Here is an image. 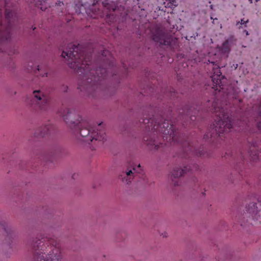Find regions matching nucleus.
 Segmentation results:
<instances>
[{"mask_svg": "<svg viewBox=\"0 0 261 261\" xmlns=\"http://www.w3.org/2000/svg\"><path fill=\"white\" fill-rule=\"evenodd\" d=\"M176 94L175 90L166 83L160 84L159 87H155L154 84L147 85L140 92V95L154 96L158 100L157 105L138 108L133 112V110L131 111L134 117L137 119V126L131 128L124 125L121 128V133L124 135L136 138L137 130L141 131L143 134V142L147 146L150 145V149H155L160 148L156 140L159 134L167 142L180 144L182 149L183 157L185 158H190L195 155L201 157L210 156L206 143H214L215 139L220 137L221 134L230 131L232 126L230 115L223 108L218 106L217 102L207 101L205 110L215 114L217 118L203 136L202 141L205 143L199 147H196L182 138L179 132L176 130V127L173 124H175V122L171 119L173 108L171 103L166 104L165 102L176 97Z\"/></svg>", "mask_w": 261, "mask_h": 261, "instance_id": "f257e3e1", "label": "nucleus"}, {"mask_svg": "<svg viewBox=\"0 0 261 261\" xmlns=\"http://www.w3.org/2000/svg\"><path fill=\"white\" fill-rule=\"evenodd\" d=\"M92 49L69 43L62 54L68 66L79 74L77 89L94 98L114 94L120 81L114 58L105 49L92 62Z\"/></svg>", "mask_w": 261, "mask_h": 261, "instance_id": "f03ea898", "label": "nucleus"}, {"mask_svg": "<svg viewBox=\"0 0 261 261\" xmlns=\"http://www.w3.org/2000/svg\"><path fill=\"white\" fill-rule=\"evenodd\" d=\"M27 246L33 261H62L60 246L54 237L38 234L29 239Z\"/></svg>", "mask_w": 261, "mask_h": 261, "instance_id": "7ed1b4c3", "label": "nucleus"}, {"mask_svg": "<svg viewBox=\"0 0 261 261\" xmlns=\"http://www.w3.org/2000/svg\"><path fill=\"white\" fill-rule=\"evenodd\" d=\"M259 120L256 123V126L259 132L258 136L254 138L251 141H248V150H240L238 151H231L226 152L224 157L226 159L230 157L233 161L234 168L238 172L239 178H243V170L246 167V163L256 162L259 160L261 150V108L258 112Z\"/></svg>", "mask_w": 261, "mask_h": 261, "instance_id": "20e7f679", "label": "nucleus"}, {"mask_svg": "<svg viewBox=\"0 0 261 261\" xmlns=\"http://www.w3.org/2000/svg\"><path fill=\"white\" fill-rule=\"evenodd\" d=\"M200 107L197 105H180L177 108L178 118L177 122L185 128L195 126L201 117Z\"/></svg>", "mask_w": 261, "mask_h": 261, "instance_id": "39448f33", "label": "nucleus"}, {"mask_svg": "<svg viewBox=\"0 0 261 261\" xmlns=\"http://www.w3.org/2000/svg\"><path fill=\"white\" fill-rule=\"evenodd\" d=\"M77 133H73L78 140L82 142L88 143L95 142L97 141L104 142L106 140L105 133L100 129H97V131L92 129L91 124L86 120H84L79 124Z\"/></svg>", "mask_w": 261, "mask_h": 261, "instance_id": "423d86ee", "label": "nucleus"}, {"mask_svg": "<svg viewBox=\"0 0 261 261\" xmlns=\"http://www.w3.org/2000/svg\"><path fill=\"white\" fill-rule=\"evenodd\" d=\"M32 111L40 114L47 113L50 109V98L40 89L34 90L30 99L27 101Z\"/></svg>", "mask_w": 261, "mask_h": 261, "instance_id": "0eeeda50", "label": "nucleus"}, {"mask_svg": "<svg viewBox=\"0 0 261 261\" xmlns=\"http://www.w3.org/2000/svg\"><path fill=\"white\" fill-rule=\"evenodd\" d=\"M152 40L167 54H172L179 47L177 38L161 30H157L154 32Z\"/></svg>", "mask_w": 261, "mask_h": 261, "instance_id": "6e6552de", "label": "nucleus"}, {"mask_svg": "<svg viewBox=\"0 0 261 261\" xmlns=\"http://www.w3.org/2000/svg\"><path fill=\"white\" fill-rule=\"evenodd\" d=\"M241 226L246 227L249 225H253V221H259L261 222V210H258L256 202L249 203L246 207L243 214L236 216Z\"/></svg>", "mask_w": 261, "mask_h": 261, "instance_id": "1a4fd4ad", "label": "nucleus"}, {"mask_svg": "<svg viewBox=\"0 0 261 261\" xmlns=\"http://www.w3.org/2000/svg\"><path fill=\"white\" fill-rule=\"evenodd\" d=\"M140 165H139L137 168L133 167L132 169L127 168L119 176V179L127 184L130 183L133 181L134 182H138L141 185L145 186L148 180L146 178V176L142 173V172L139 171V170H141L140 169Z\"/></svg>", "mask_w": 261, "mask_h": 261, "instance_id": "9d476101", "label": "nucleus"}, {"mask_svg": "<svg viewBox=\"0 0 261 261\" xmlns=\"http://www.w3.org/2000/svg\"><path fill=\"white\" fill-rule=\"evenodd\" d=\"M61 114L64 121L69 127L71 133L76 134L79 132L77 128L80 127L79 124L84 119L77 114L75 110L66 108L63 110Z\"/></svg>", "mask_w": 261, "mask_h": 261, "instance_id": "9b49d317", "label": "nucleus"}, {"mask_svg": "<svg viewBox=\"0 0 261 261\" xmlns=\"http://www.w3.org/2000/svg\"><path fill=\"white\" fill-rule=\"evenodd\" d=\"M189 164L187 165L183 164L179 167H175L171 175V184L175 187L180 185V178L186 174L190 171H197L199 169V166L196 163L190 159Z\"/></svg>", "mask_w": 261, "mask_h": 261, "instance_id": "f8f14e48", "label": "nucleus"}, {"mask_svg": "<svg viewBox=\"0 0 261 261\" xmlns=\"http://www.w3.org/2000/svg\"><path fill=\"white\" fill-rule=\"evenodd\" d=\"M57 132V129L55 125L48 123L44 126L39 127L35 132L36 137H44L47 135L54 134Z\"/></svg>", "mask_w": 261, "mask_h": 261, "instance_id": "ddd939ff", "label": "nucleus"}, {"mask_svg": "<svg viewBox=\"0 0 261 261\" xmlns=\"http://www.w3.org/2000/svg\"><path fill=\"white\" fill-rule=\"evenodd\" d=\"M63 150L62 147L59 144H56L51 147L50 152L46 157V160L53 162L57 158L59 157Z\"/></svg>", "mask_w": 261, "mask_h": 261, "instance_id": "4468645a", "label": "nucleus"}, {"mask_svg": "<svg viewBox=\"0 0 261 261\" xmlns=\"http://www.w3.org/2000/svg\"><path fill=\"white\" fill-rule=\"evenodd\" d=\"M25 69L28 72L34 74L37 76H47L48 73L47 72L40 73L42 71V68L39 65H35L32 62L28 64Z\"/></svg>", "mask_w": 261, "mask_h": 261, "instance_id": "2eb2a0df", "label": "nucleus"}, {"mask_svg": "<svg viewBox=\"0 0 261 261\" xmlns=\"http://www.w3.org/2000/svg\"><path fill=\"white\" fill-rule=\"evenodd\" d=\"M2 231H5L10 239L13 238L15 236L14 228L5 222H0V232Z\"/></svg>", "mask_w": 261, "mask_h": 261, "instance_id": "dca6fc26", "label": "nucleus"}, {"mask_svg": "<svg viewBox=\"0 0 261 261\" xmlns=\"http://www.w3.org/2000/svg\"><path fill=\"white\" fill-rule=\"evenodd\" d=\"M32 161H30L29 162H26L24 161H17L16 163H14V161L10 163V165L13 166L14 164L16 167L21 170H29L30 168H31L33 165H32Z\"/></svg>", "mask_w": 261, "mask_h": 261, "instance_id": "f3484780", "label": "nucleus"}, {"mask_svg": "<svg viewBox=\"0 0 261 261\" xmlns=\"http://www.w3.org/2000/svg\"><path fill=\"white\" fill-rule=\"evenodd\" d=\"M101 3L102 6L110 12H114L118 8L117 3L111 0H103Z\"/></svg>", "mask_w": 261, "mask_h": 261, "instance_id": "a211bd4d", "label": "nucleus"}, {"mask_svg": "<svg viewBox=\"0 0 261 261\" xmlns=\"http://www.w3.org/2000/svg\"><path fill=\"white\" fill-rule=\"evenodd\" d=\"M98 3V1H96V3L95 2L93 3V5L89 8L88 9H86L85 12L87 14L88 16L90 18H96L97 17L98 9L95 8V6L97 3Z\"/></svg>", "mask_w": 261, "mask_h": 261, "instance_id": "6ab92c4d", "label": "nucleus"}, {"mask_svg": "<svg viewBox=\"0 0 261 261\" xmlns=\"http://www.w3.org/2000/svg\"><path fill=\"white\" fill-rule=\"evenodd\" d=\"M217 48L223 55L227 54L228 55L231 51V48L227 44V42L226 40L222 43V45H218Z\"/></svg>", "mask_w": 261, "mask_h": 261, "instance_id": "aec40b11", "label": "nucleus"}, {"mask_svg": "<svg viewBox=\"0 0 261 261\" xmlns=\"http://www.w3.org/2000/svg\"><path fill=\"white\" fill-rule=\"evenodd\" d=\"M36 7L42 11H45L47 8L46 0H34Z\"/></svg>", "mask_w": 261, "mask_h": 261, "instance_id": "412c9836", "label": "nucleus"}, {"mask_svg": "<svg viewBox=\"0 0 261 261\" xmlns=\"http://www.w3.org/2000/svg\"><path fill=\"white\" fill-rule=\"evenodd\" d=\"M74 9L75 13L77 14H83L84 12H85L86 9L84 7L83 5L80 3L75 4L74 6Z\"/></svg>", "mask_w": 261, "mask_h": 261, "instance_id": "4be33fe9", "label": "nucleus"}, {"mask_svg": "<svg viewBox=\"0 0 261 261\" xmlns=\"http://www.w3.org/2000/svg\"><path fill=\"white\" fill-rule=\"evenodd\" d=\"M226 41L227 42V44L229 47L231 48L233 46L236 45L237 39L234 36L231 35L226 40Z\"/></svg>", "mask_w": 261, "mask_h": 261, "instance_id": "5701e85b", "label": "nucleus"}, {"mask_svg": "<svg viewBox=\"0 0 261 261\" xmlns=\"http://www.w3.org/2000/svg\"><path fill=\"white\" fill-rule=\"evenodd\" d=\"M178 6L177 0H170L167 3V7L173 9Z\"/></svg>", "mask_w": 261, "mask_h": 261, "instance_id": "b1692460", "label": "nucleus"}, {"mask_svg": "<svg viewBox=\"0 0 261 261\" xmlns=\"http://www.w3.org/2000/svg\"><path fill=\"white\" fill-rule=\"evenodd\" d=\"M53 211L51 208H49L47 206H43L42 207V213L45 215L47 214H52Z\"/></svg>", "mask_w": 261, "mask_h": 261, "instance_id": "393cba45", "label": "nucleus"}, {"mask_svg": "<svg viewBox=\"0 0 261 261\" xmlns=\"http://www.w3.org/2000/svg\"><path fill=\"white\" fill-rule=\"evenodd\" d=\"M194 186L193 187V190H195L196 192H198V189L199 188V184L198 181V180L196 178H194L193 180Z\"/></svg>", "mask_w": 261, "mask_h": 261, "instance_id": "a878e982", "label": "nucleus"}, {"mask_svg": "<svg viewBox=\"0 0 261 261\" xmlns=\"http://www.w3.org/2000/svg\"><path fill=\"white\" fill-rule=\"evenodd\" d=\"M68 89V87L67 86L62 85L60 88V90L63 93H66L67 92Z\"/></svg>", "mask_w": 261, "mask_h": 261, "instance_id": "bb28decb", "label": "nucleus"}, {"mask_svg": "<svg viewBox=\"0 0 261 261\" xmlns=\"http://www.w3.org/2000/svg\"><path fill=\"white\" fill-rule=\"evenodd\" d=\"M10 155V153L9 152H6L5 153H3L2 154V158L3 160H8L9 158Z\"/></svg>", "mask_w": 261, "mask_h": 261, "instance_id": "cd10ccee", "label": "nucleus"}, {"mask_svg": "<svg viewBox=\"0 0 261 261\" xmlns=\"http://www.w3.org/2000/svg\"><path fill=\"white\" fill-rule=\"evenodd\" d=\"M210 63H212L216 68H219L220 67L217 62L215 61H211L210 60L208 61Z\"/></svg>", "mask_w": 261, "mask_h": 261, "instance_id": "c85d7f7f", "label": "nucleus"}, {"mask_svg": "<svg viewBox=\"0 0 261 261\" xmlns=\"http://www.w3.org/2000/svg\"><path fill=\"white\" fill-rule=\"evenodd\" d=\"M8 93H9L10 95H12H12H15V94H16V91H15V92H13L12 91V90H11V89L9 90L8 91Z\"/></svg>", "mask_w": 261, "mask_h": 261, "instance_id": "c756f323", "label": "nucleus"}, {"mask_svg": "<svg viewBox=\"0 0 261 261\" xmlns=\"http://www.w3.org/2000/svg\"><path fill=\"white\" fill-rule=\"evenodd\" d=\"M18 199V200H22V198H23V195H21V194H18L16 196Z\"/></svg>", "mask_w": 261, "mask_h": 261, "instance_id": "7c9ffc66", "label": "nucleus"}, {"mask_svg": "<svg viewBox=\"0 0 261 261\" xmlns=\"http://www.w3.org/2000/svg\"><path fill=\"white\" fill-rule=\"evenodd\" d=\"M64 4L61 1H58L57 3H56V5L58 6H61L62 5H63Z\"/></svg>", "mask_w": 261, "mask_h": 261, "instance_id": "2f4dec72", "label": "nucleus"}, {"mask_svg": "<svg viewBox=\"0 0 261 261\" xmlns=\"http://www.w3.org/2000/svg\"><path fill=\"white\" fill-rule=\"evenodd\" d=\"M184 57H185V55L183 54H178L177 55V58H180V59L184 58Z\"/></svg>", "mask_w": 261, "mask_h": 261, "instance_id": "473e14b6", "label": "nucleus"}, {"mask_svg": "<svg viewBox=\"0 0 261 261\" xmlns=\"http://www.w3.org/2000/svg\"><path fill=\"white\" fill-rule=\"evenodd\" d=\"M248 22V20H247V21H245L244 20V19H241L240 23H241V24H244Z\"/></svg>", "mask_w": 261, "mask_h": 261, "instance_id": "72a5a7b5", "label": "nucleus"}, {"mask_svg": "<svg viewBox=\"0 0 261 261\" xmlns=\"http://www.w3.org/2000/svg\"><path fill=\"white\" fill-rule=\"evenodd\" d=\"M78 176V174H76V173H74L72 175V178L73 179H75L77 176Z\"/></svg>", "mask_w": 261, "mask_h": 261, "instance_id": "f704fd0d", "label": "nucleus"}, {"mask_svg": "<svg viewBox=\"0 0 261 261\" xmlns=\"http://www.w3.org/2000/svg\"><path fill=\"white\" fill-rule=\"evenodd\" d=\"M243 33H245L246 36H248L249 34L247 30H246L243 31Z\"/></svg>", "mask_w": 261, "mask_h": 261, "instance_id": "c9c22d12", "label": "nucleus"}, {"mask_svg": "<svg viewBox=\"0 0 261 261\" xmlns=\"http://www.w3.org/2000/svg\"><path fill=\"white\" fill-rule=\"evenodd\" d=\"M123 68L126 70V65H125V64L123 63Z\"/></svg>", "mask_w": 261, "mask_h": 261, "instance_id": "e433bc0d", "label": "nucleus"}, {"mask_svg": "<svg viewBox=\"0 0 261 261\" xmlns=\"http://www.w3.org/2000/svg\"><path fill=\"white\" fill-rule=\"evenodd\" d=\"M233 66H234V69H237V67H238V65L237 64H236V65L233 64Z\"/></svg>", "mask_w": 261, "mask_h": 261, "instance_id": "4c0bfd02", "label": "nucleus"}, {"mask_svg": "<svg viewBox=\"0 0 261 261\" xmlns=\"http://www.w3.org/2000/svg\"><path fill=\"white\" fill-rule=\"evenodd\" d=\"M9 68H11V70H13L14 69L15 67L13 65H12V67H9Z\"/></svg>", "mask_w": 261, "mask_h": 261, "instance_id": "58836bf2", "label": "nucleus"}, {"mask_svg": "<svg viewBox=\"0 0 261 261\" xmlns=\"http://www.w3.org/2000/svg\"><path fill=\"white\" fill-rule=\"evenodd\" d=\"M230 181L232 183H234V179H232V178H231Z\"/></svg>", "mask_w": 261, "mask_h": 261, "instance_id": "ea45409f", "label": "nucleus"}, {"mask_svg": "<svg viewBox=\"0 0 261 261\" xmlns=\"http://www.w3.org/2000/svg\"><path fill=\"white\" fill-rule=\"evenodd\" d=\"M38 159H40V160H43V159H44L43 157H42V156H38Z\"/></svg>", "mask_w": 261, "mask_h": 261, "instance_id": "a19ab883", "label": "nucleus"}, {"mask_svg": "<svg viewBox=\"0 0 261 261\" xmlns=\"http://www.w3.org/2000/svg\"><path fill=\"white\" fill-rule=\"evenodd\" d=\"M32 29H33V30H34H34L36 29V28L35 27H33V26H32Z\"/></svg>", "mask_w": 261, "mask_h": 261, "instance_id": "79ce46f5", "label": "nucleus"}, {"mask_svg": "<svg viewBox=\"0 0 261 261\" xmlns=\"http://www.w3.org/2000/svg\"><path fill=\"white\" fill-rule=\"evenodd\" d=\"M103 124V122H100L99 124H98V126H101L102 124Z\"/></svg>", "mask_w": 261, "mask_h": 261, "instance_id": "37998d69", "label": "nucleus"}, {"mask_svg": "<svg viewBox=\"0 0 261 261\" xmlns=\"http://www.w3.org/2000/svg\"><path fill=\"white\" fill-rule=\"evenodd\" d=\"M201 194H202V195L203 196H204V195H205V193H204V192H202V193H201Z\"/></svg>", "mask_w": 261, "mask_h": 261, "instance_id": "c03bdc74", "label": "nucleus"}, {"mask_svg": "<svg viewBox=\"0 0 261 261\" xmlns=\"http://www.w3.org/2000/svg\"><path fill=\"white\" fill-rule=\"evenodd\" d=\"M249 2H250V3H252V0H249Z\"/></svg>", "mask_w": 261, "mask_h": 261, "instance_id": "a18cd8bd", "label": "nucleus"}, {"mask_svg": "<svg viewBox=\"0 0 261 261\" xmlns=\"http://www.w3.org/2000/svg\"><path fill=\"white\" fill-rule=\"evenodd\" d=\"M211 9L213 8V6L212 5L211 6Z\"/></svg>", "mask_w": 261, "mask_h": 261, "instance_id": "49530a36", "label": "nucleus"}, {"mask_svg": "<svg viewBox=\"0 0 261 261\" xmlns=\"http://www.w3.org/2000/svg\"><path fill=\"white\" fill-rule=\"evenodd\" d=\"M166 1L169 3L170 0H166Z\"/></svg>", "mask_w": 261, "mask_h": 261, "instance_id": "de8ad7c7", "label": "nucleus"}, {"mask_svg": "<svg viewBox=\"0 0 261 261\" xmlns=\"http://www.w3.org/2000/svg\"><path fill=\"white\" fill-rule=\"evenodd\" d=\"M258 1H259V0H255V1H256V2H258Z\"/></svg>", "mask_w": 261, "mask_h": 261, "instance_id": "09e8293b", "label": "nucleus"}, {"mask_svg": "<svg viewBox=\"0 0 261 261\" xmlns=\"http://www.w3.org/2000/svg\"><path fill=\"white\" fill-rule=\"evenodd\" d=\"M137 1H138V2H139V1H140L141 0H137Z\"/></svg>", "mask_w": 261, "mask_h": 261, "instance_id": "8fccbe9b", "label": "nucleus"}]
</instances>
